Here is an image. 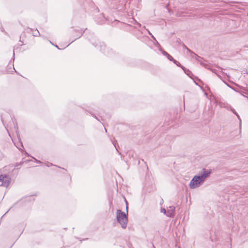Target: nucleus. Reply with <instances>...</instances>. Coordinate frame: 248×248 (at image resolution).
I'll list each match as a JSON object with an SVG mask.
<instances>
[{
  "label": "nucleus",
  "instance_id": "18",
  "mask_svg": "<svg viewBox=\"0 0 248 248\" xmlns=\"http://www.w3.org/2000/svg\"><path fill=\"white\" fill-rule=\"evenodd\" d=\"M223 82H224V83H225V84H226L228 87H229V88H231V87L232 86H231L229 84H228V83H227V82H226L225 81H224Z\"/></svg>",
  "mask_w": 248,
  "mask_h": 248
},
{
  "label": "nucleus",
  "instance_id": "2",
  "mask_svg": "<svg viewBox=\"0 0 248 248\" xmlns=\"http://www.w3.org/2000/svg\"><path fill=\"white\" fill-rule=\"evenodd\" d=\"M128 215L118 209L116 212V217L117 221L121 224L123 229H125L128 222Z\"/></svg>",
  "mask_w": 248,
  "mask_h": 248
},
{
  "label": "nucleus",
  "instance_id": "6",
  "mask_svg": "<svg viewBox=\"0 0 248 248\" xmlns=\"http://www.w3.org/2000/svg\"><path fill=\"white\" fill-rule=\"evenodd\" d=\"M86 29H85V30L81 29L79 31H78V34L76 35L77 37L73 41H72V42H73V41H74L75 40L77 39L78 38H80L83 35V33L85 32V31Z\"/></svg>",
  "mask_w": 248,
  "mask_h": 248
},
{
  "label": "nucleus",
  "instance_id": "34",
  "mask_svg": "<svg viewBox=\"0 0 248 248\" xmlns=\"http://www.w3.org/2000/svg\"><path fill=\"white\" fill-rule=\"evenodd\" d=\"M246 97H247L248 98V97L246 96Z\"/></svg>",
  "mask_w": 248,
  "mask_h": 248
},
{
  "label": "nucleus",
  "instance_id": "13",
  "mask_svg": "<svg viewBox=\"0 0 248 248\" xmlns=\"http://www.w3.org/2000/svg\"><path fill=\"white\" fill-rule=\"evenodd\" d=\"M125 202H126V214H128V203H127V202L126 201V200H125Z\"/></svg>",
  "mask_w": 248,
  "mask_h": 248
},
{
  "label": "nucleus",
  "instance_id": "15",
  "mask_svg": "<svg viewBox=\"0 0 248 248\" xmlns=\"http://www.w3.org/2000/svg\"><path fill=\"white\" fill-rule=\"evenodd\" d=\"M32 158L34 159V160H35V161L36 162H37L38 163H42V162L40 161L37 160L36 158H35L34 157H32Z\"/></svg>",
  "mask_w": 248,
  "mask_h": 248
},
{
  "label": "nucleus",
  "instance_id": "29",
  "mask_svg": "<svg viewBox=\"0 0 248 248\" xmlns=\"http://www.w3.org/2000/svg\"><path fill=\"white\" fill-rule=\"evenodd\" d=\"M70 45V43H69L68 45H67V46H69V45Z\"/></svg>",
  "mask_w": 248,
  "mask_h": 248
},
{
  "label": "nucleus",
  "instance_id": "5",
  "mask_svg": "<svg viewBox=\"0 0 248 248\" xmlns=\"http://www.w3.org/2000/svg\"><path fill=\"white\" fill-rule=\"evenodd\" d=\"M173 62L174 63H175L178 66L180 67L181 68H182L186 74H188L186 72V71L188 72H190L189 70L186 69V68H185L183 65H182L181 64V63L175 60H173Z\"/></svg>",
  "mask_w": 248,
  "mask_h": 248
},
{
  "label": "nucleus",
  "instance_id": "23",
  "mask_svg": "<svg viewBox=\"0 0 248 248\" xmlns=\"http://www.w3.org/2000/svg\"><path fill=\"white\" fill-rule=\"evenodd\" d=\"M13 57H14V58H15V52H14V50L13 51Z\"/></svg>",
  "mask_w": 248,
  "mask_h": 248
},
{
  "label": "nucleus",
  "instance_id": "30",
  "mask_svg": "<svg viewBox=\"0 0 248 248\" xmlns=\"http://www.w3.org/2000/svg\"><path fill=\"white\" fill-rule=\"evenodd\" d=\"M19 42H21V43H23L22 41H21V40H19Z\"/></svg>",
  "mask_w": 248,
  "mask_h": 248
},
{
  "label": "nucleus",
  "instance_id": "10",
  "mask_svg": "<svg viewBox=\"0 0 248 248\" xmlns=\"http://www.w3.org/2000/svg\"><path fill=\"white\" fill-rule=\"evenodd\" d=\"M100 43V50H103V47H105V46L104 44V43L103 42H99Z\"/></svg>",
  "mask_w": 248,
  "mask_h": 248
},
{
  "label": "nucleus",
  "instance_id": "4",
  "mask_svg": "<svg viewBox=\"0 0 248 248\" xmlns=\"http://www.w3.org/2000/svg\"><path fill=\"white\" fill-rule=\"evenodd\" d=\"M175 209L174 206H170L167 211L166 216L170 217H173L174 216Z\"/></svg>",
  "mask_w": 248,
  "mask_h": 248
},
{
  "label": "nucleus",
  "instance_id": "25",
  "mask_svg": "<svg viewBox=\"0 0 248 248\" xmlns=\"http://www.w3.org/2000/svg\"><path fill=\"white\" fill-rule=\"evenodd\" d=\"M56 46V47H57L58 49H60V48H59V47H58V46L56 45V46Z\"/></svg>",
  "mask_w": 248,
  "mask_h": 248
},
{
  "label": "nucleus",
  "instance_id": "26",
  "mask_svg": "<svg viewBox=\"0 0 248 248\" xmlns=\"http://www.w3.org/2000/svg\"><path fill=\"white\" fill-rule=\"evenodd\" d=\"M138 25L139 26H141L140 24V23H138Z\"/></svg>",
  "mask_w": 248,
  "mask_h": 248
},
{
  "label": "nucleus",
  "instance_id": "27",
  "mask_svg": "<svg viewBox=\"0 0 248 248\" xmlns=\"http://www.w3.org/2000/svg\"><path fill=\"white\" fill-rule=\"evenodd\" d=\"M70 45V43H69L68 45H67V46H69V45Z\"/></svg>",
  "mask_w": 248,
  "mask_h": 248
},
{
  "label": "nucleus",
  "instance_id": "9",
  "mask_svg": "<svg viewBox=\"0 0 248 248\" xmlns=\"http://www.w3.org/2000/svg\"><path fill=\"white\" fill-rule=\"evenodd\" d=\"M159 50L162 52V54L167 57L168 56V55H169V54H168L167 52H166L165 51H164L162 48H159Z\"/></svg>",
  "mask_w": 248,
  "mask_h": 248
},
{
  "label": "nucleus",
  "instance_id": "21",
  "mask_svg": "<svg viewBox=\"0 0 248 248\" xmlns=\"http://www.w3.org/2000/svg\"><path fill=\"white\" fill-rule=\"evenodd\" d=\"M151 36L154 40H156L155 38L153 35V34H152Z\"/></svg>",
  "mask_w": 248,
  "mask_h": 248
},
{
  "label": "nucleus",
  "instance_id": "19",
  "mask_svg": "<svg viewBox=\"0 0 248 248\" xmlns=\"http://www.w3.org/2000/svg\"><path fill=\"white\" fill-rule=\"evenodd\" d=\"M50 166H52V164L47 162V167H49Z\"/></svg>",
  "mask_w": 248,
  "mask_h": 248
},
{
  "label": "nucleus",
  "instance_id": "32",
  "mask_svg": "<svg viewBox=\"0 0 248 248\" xmlns=\"http://www.w3.org/2000/svg\"><path fill=\"white\" fill-rule=\"evenodd\" d=\"M50 43L52 45H53V44L52 43L51 41H50Z\"/></svg>",
  "mask_w": 248,
  "mask_h": 248
},
{
  "label": "nucleus",
  "instance_id": "1",
  "mask_svg": "<svg viewBox=\"0 0 248 248\" xmlns=\"http://www.w3.org/2000/svg\"><path fill=\"white\" fill-rule=\"evenodd\" d=\"M211 173V170H207L203 168L197 175H195L190 181L189 186L191 189L196 188L200 186L208 177Z\"/></svg>",
  "mask_w": 248,
  "mask_h": 248
},
{
  "label": "nucleus",
  "instance_id": "20",
  "mask_svg": "<svg viewBox=\"0 0 248 248\" xmlns=\"http://www.w3.org/2000/svg\"><path fill=\"white\" fill-rule=\"evenodd\" d=\"M93 46H95V47H98V43H93Z\"/></svg>",
  "mask_w": 248,
  "mask_h": 248
},
{
  "label": "nucleus",
  "instance_id": "16",
  "mask_svg": "<svg viewBox=\"0 0 248 248\" xmlns=\"http://www.w3.org/2000/svg\"><path fill=\"white\" fill-rule=\"evenodd\" d=\"M92 115L93 117L95 118L96 120H97L98 121H100L99 119H98V118L94 114H92Z\"/></svg>",
  "mask_w": 248,
  "mask_h": 248
},
{
  "label": "nucleus",
  "instance_id": "33",
  "mask_svg": "<svg viewBox=\"0 0 248 248\" xmlns=\"http://www.w3.org/2000/svg\"><path fill=\"white\" fill-rule=\"evenodd\" d=\"M113 144L114 145V146L116 147V145H115V144L113 143Z\"/></svg>",
  "mask_w": 248,
  "mask_h": 248
},
{
  "label": "nucleus",
  "instance_id": "24",
  "mask_svg": "<svg viewBox=\"0 0 248 248\" xmlns=\"http://www.w3.org/2000/svg\"><path fill=\"white\" fill-rule=\"evenodd\" d=\"M148 31L149 34L150 35H151L152 34V33H151L149 31Z\"/></svg>",
  "mask_w": 248,
  "mask_h": 248
},
{
  "label": "nucleus",
  "instance_id": "12",
  "mask_svg": "<svg viewBox=\"0 0 248 248\" xmlns=\"http://www.w3.org/2000/svg\"><path fill=\"white\" fill-rule=\"evenodd\" d=\"M238 93H240L243 96H245V95H244V93H248V92H247H247L239 91Z\"/></svg>",
  "mask_w": 248,
  "mask_h": 248
},
{
  "label": "nucleus",
  "instance_id": "7",
  "mask_svg": "<svg viewBox=\"0 0 248 248\" xmlns=\"http://www.w3.org/2000/svg\"><path fill=\"white\" fill-rule=\"evenodd\" d=\"M231 110L232 111V112L235 114L237 118L238 119V120H239V125H240V126H241V118L239 115V114L237 113V112L235 111V110L233 108H231Z\"/></svg>",
  "mask_w": 248,
  "mask_h": 248
},
{
  "label": "nucleus",
  "instance_id": "17",
  "mask_svg": "<svg viewBox=\"0 0 248 248\" xmlns=\"http://www.w3.org/2000/svg\"><path fill=\"white\" fill-rule=\"evenodd\" d=\"M231 88L234 90V91L236 92H239V91L237 90L235 88L232 87H231Z\"/></svg>",
  "mask_w": 248,
  "mask_h": 248
},
{
  "label": "nucleus",
  "instance_id": "3",
  "mask_svg": "<svg viewBox=\"0 0 248 248\" xmlns=\"http://www.w3.org/2000/svg\"><path fill=\"white\" fill-rule=\"evenodd\" d=\"M11 178L7 175H0V186L7 187L10 182Z\"/></svg>",
  "mask_w": 248,
  "mask_h": 248
},
{
  "label": "nucleus",
  "instance_id": "28",
  "mask_svg": "<svg viewBox=\"0 0 248 248\" xmlns=\"http://www.w3.org/2000/svg\"><path fill=\"white\" fill-rule=\"evenodd\" d=\"M70 45V43H69L68 45H67V46H69V45Z\"/></svg>",
  "mask_w": 248,
  "mask_h": 248
},
{
  "label": "nucleus",
  "instance_id": "22",
  "mask_svg": "<svg viewBox=\"0 0 248 248\" xmlns=\"http://www.w3.org/2000/svg\"><path fill=\"white\" fill-rule=\"evenodd\" d=\"M186 49L187 51H188L189 52L191 51L189 49H188L187 47H186Z\"/></svg>",
  "mask_w": 248,
  "mask_h": 248
},
{
  "label": "nucleus",
  "instance_id": "31",
  "mask_svg": "<svg viewBox=\"0 0 248 248\" xmlns=\"http://www.w3.org/2000/svg\"><path fill=\"white\" fill-rule=\"evenodd\" d=\"M19 42H21V43H23L22 41H21V40H19Z\"/></svg>",
  "mask_w": 248,
  "mask_h": 248
},
{
  "label": "nucleus",
  "instance_id": "14",
  "mask_svg": "<svg viewBox=\"0 0 248 248\" xmlns=\"http://www.w3.org/2000/svg\"><path fill=\"white\" fill-rule=\"evenodd\" d=\"M161 212L166 215L167 211L166 210V209L165 208L161 209Z\"/></svg>",
  "mask_w": 248,
  "mask_h": 248
},
{
  "label": "nucleus",
  "instance_id": "8",
  "mask_svg": "<svg viewBox=\"0 0 248 248\" xmlns=\"http://www.w3.org/2000/svg\"><path fill=\"white\" fill-rule=\"evenodd\" d=\"M32 35L34 36H38L40 35V33L39 31L36 29L33 31Z\"/></svg>",
  "mask_w": 248,
  "mask_h": 248
},
{
  "label": "nucleus",
  "instance_id": "11",
  "mask_svg": "<svg viewBox=\"0 0 248 248\" xmlns=\"http://www.w3.org/2000/svg\"><path fill=\"white\" fill-rule=\"evenodd\" d=\"M167 58L170 61H172L173 62V60H174L173 57L170 56V54L168 55V56L167 57Z\"/></svg>",
  "mask_w": 248,
  "mask_h": 248
}]
</instances>
